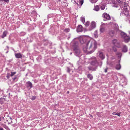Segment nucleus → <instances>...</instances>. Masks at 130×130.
Masks as SVG:
<instances>
[{"label":"nucleus","instance_id":"f257e3e1","mask_svg":"<svg viewBox=\"0 0 130 130\" xmlns=\"http://www.w3.org/2000/svg\"><path fill=\"white\" fill-rule=\"evenodd\" d=\"M97 48L96 42L95 40L88 41L86 47H83V50L85 52H88L89 54L94 52Z\"/></svg>","mask_w":130,"mask_h":130},{"label":"nucleus","instance_id":"f03ea898","mask_svg":"<svg viewBox=\"0 0 130 130\" xmlns=\"http://www.w3.org/2000/svg\"><path fill=\"white\" fill-rule=\"evenodd\" d=\"M91 60V64L97 68L98 66L99 62H98L96 57H93L90 59Z\"/></svg>","mask_w":130,"mask_h":130},{"label":"nucleus","instance_id":"7ed1b4c3","mask_svg":"<svg viewBox=\"0 0 130 130\" xmlns=\"http://www.w3.org/2000/svg\"><path fill=\"white\" fill-rule=\"evenodd\" d=\"M80 43L82 44H85L87 43L88 41L87 38L85 37H81L79 38Z\"/></svg>","mask_w":130,"mask_h":130},{"label":"nucleus","instance_id":"20e7f679","mask_svg":"<svg viewBox=\"0 0 130 130\" xmlns=\"http://www.w3.org/2000/svg\"><path fill=\"white\" fill-rule=\"evenodd\" d=\"M74 54L76 56L79 57L80 55L81 51L79 48L73 49Z\"/></svg>","mask_w":130,"mask_h":130},{"label":"nucleus","instance_id":"39448f33","mask_svg":"<svg viewBox=\"0 0 130 130\" xmlns=\"http://www.w3.org/2000/svg\"><path fill=\"white\" fill-rule=\"evenodd\" d=\"M113 44L115 46L118 48L120 47V43L116 39H114L112 40Z\"/></svg>","mask_w":130,"mask_h":130},{"label":"nucleus","instance_id":"423d86ee","mask_svg":"<svg viewBox=\"0 0 130 130\" xmlns=\"http://www.w3.org/2000/svg\"><path fill=\"white\" fill-rule=\"evenodd\" d=\"M95 23L94 21H92L91 23V24L90 27L89 28V30H91L93 29L96 26Z\"/></svg>","mask_w":130,"mask_h":130},{"label":"nucleus","instance_id":"0eeeda50","mask_svg":"<svg viewBox=\"0 0 130 130\" xmlns=\"http://www.w3.org/2000/svg\"><path fill=\"white\" fill-rule=\"evenodd\" d=\"M32 84L29 81L27 82L26 84V86L27 89L30 90L32 87Z\"/></svg>","mask_w":130,"mask_h":130},{"label":"nucleus","instance_id":"6e6552de","mask_svg":"<svg viewBox=\"0 0 130 130\" xmlns=\"http://www.w3.org/2000/svg\"><path fill=\"white\" fill-rule=\"evenodd\" d=\"M99 57L102 60L104 59L105 58V55L103 53L99 52H98Z\"/></svg>","mask_w":130,"mask_h":130},{"label":"nucleus","instance_id":"1a4fd4ad","mask_svg":"<svg viewBox=\"0 0 130 130\" xmlns=\"http://www.w3.org/2000/svg\"><path fill=\"white\" fill-rule=\"evenodd\" d=\"M83 28L82 26L80 25H79L77 27L76 30L77 32H82L83 30Z\"/></svg>","mask_w":130,"mask_h":130},{"label":"nucleus","instance_id":"9d476101","mask_svg":"<svg viewBox=\"0 0 130 130\" xmlns=\"http://www.w3.org/2000/svg\"><path fill=\"white\" fill-rule=\"evenodd\" d=\"M115 34V31L113 30H110L109 31L108 34L110 37H113Z\"/></svg>","mask_w":130,"mask_h":130},{"label":"nucleus","instance_id":"9b49d317","mask_svg":"<svg viewBox=\"0 0 130 130\" xmlns=\"http://www.w3.org/2000/svg\"><path fill=\"white\" fill-rule=\"evenodd\" d=\"M103 17L106 19L108 20H109L110 19V15L106 13H104L103 15Z\"/></svg>","mask_w":130,"mask_h":130},{"label":"nucleus","instance_id":"f8f14e48","mask_svg":"<svg viewBox=\"0 0 130 130\" xmlns=\"http://www.w3.org/2000/svg\"><path fill=\"white\" fill-rule=\"evenodd\" d=\"M15 56L16 58H21L22 57V54L19 53H15Z\"/></svg>","mask_w":130,"mask_h":130},{"label":"nucleus","instance_id":"ddd939ff","mask_svg":"<svg viewBox=\"0 0 130 130\" xmlns=\"http://www.w3.org/2000/svg\"><path fill=\"white\" fill-rule=\"evenodd\" d=\"M122 52L124 53L127 52L128 51V48L126 45H123L122 48Z\"/></svg>","mask_w":130,"mask_h":130},{"label":"nucleus","instance_id":"4468645a","mask_svg":"<svg viewBox=\"0 0 130 130\" xmlns=\"http://www.w3.org/2000/svg\"><path fill=\"white\" fill-rule=\"evenodd\" d=\"M88 68L89 71H95L97 69L96 67H93L91 66H89L88 67Z\"/></svg>","mask_w":130,"mask_h":130},{"label":"nucleus","instance_id":"2eb2a0df","mask_svg":"<svg viewBox=\"0 0 130 130\" xmlns=\"http://www.w3.org/2000/svg\"><path fill=\"white\" fill-rule=\"evenodd\" d=\"M123 38L124 39V42L126 43L128 42L130 40V37L127 35Z\"/></svg>","mask_w":130,"mask_h":130},{"label":"nucleus","instance_id":"dca6fc26","mask_svg":"<svg viewBox=\"0 0 130 130\" xmlns=\"http://www.w3.org/2000/svg\"><path fill=\"white\" fill-rule=\"evenodd\" d=\"M116 55L120 59L119 61V62H120V60H121V58L122 56V54L121 52H117L116 53Z\"/></svg>","mask_w":130,"mask_h":130},{"label":"nucleus","instance_id":"f3484780","mask_svg":"<svg viewBox=\"0 0 130 130\" xmlns=\"http://www.w3.org/2000/svg\"><path fill=\"white\" fill-rule=\"evenodd\" d=\"M73 49L75 48H79L78 46V43L77 41L74 42L73 45Z\"/></svg>","mask_w":130,"mask_h":130},{"label":"nucleus","instance_id":"a211bd4d","mask_svg":"<svg viewBox=\"0 0 130 130\" xmlns=\"http://www.w3.org/2000/svg\"><path fill=\"white\" fill-rule=\"evenodd\" d=\"M113 24L114 25V27L115 30L117 31H118L119 30V27L118 25L115 23H114Z\"/></svg>","mask_w":130,"mask_h":130},{"label":"nucleus","instance_id":"6ab92c4d","mask_svg":"<svg viewBox=\"0 0 130 130\" xmlns=\"http://www.w3.org/2000/svg\"><path fill=\"white\" fill-rule=\"evenodd\" d=\"M87 78L90 80H92L93 78L92 75L90 74H88L87 75Z\"/></svg>","mask_w":130,"mask_h":130},{"label":"nucleus","instance_id":"aec40b11","mask_svg":"<svg viewBox=\"0 0 130 130\" xmlns=\"http://www.w3.org/2000/svg\"><path fill=\"white\" fill-rule=\"evenodd\" d=\"M124 14L125 15H128L129 12L127 10L126 8H125L124 9Z\"/></svg>","mask_w":130,"mask_h":130},{"label":"nucleus","instance_id":"412c9836","mask_svg":"<svg viewBox=\"0 0 130 130\" xmlns=\"http://www.w3.org/2000/svg\"><path fill=\"white\" fill-rule=\"evenodd\" d=\"M7 34V31H4L2 35L1 36V37L2 38H4V37L6 36Z\"/></svg>","mask_w":130,"mask_h":130},{"label":"nucleus","instance_id":"4be33fe9","mask_svg":"<svg viewBox=\"0 0 130 130\" xmlns=\"http://www.w3.org/2000/svg\"><path fill=\"white\" fill-rule=\"evenodd\" d=\"M119 61V64L116 65L115 67L116 69L117 70H120L121 68V66L120 64Z\"/></svg>","mask_w":130,"mask_h":130},{"label":"nucleus","instance_id":"5701e85b","mask_svg":"<svg viewBox=\"0 0 130 130\" xmlns=\"http://www.w3.org/2000/svg\"><path fill=\"white\" fill-rule=\"evenodd\" d=\"M117 1L119 4V5L121 7L123 4L122 1L121 0H117Z\"/></svg>","mask_w":130,"mask_h":130},{"label":"nucleus","instance_id":"b1692460","mask_svg":"<svg viewBox=\"0 0 130 130\" xmlns=\"http://www.w3.org/2000/svg\"><path fill=\"white\" fill-rule=\"evenodd\" d=\"M120 34L122 37L123 38H124L127 35L126 33H125L124 32L122 31L121 32Z\"/></svg>","mask_w":130,"mask_h":130},{"label":"nucleus","instance_id":"393cba45","mask_svg":"<svg viewBox=\"0 0 130 130\" xmlns=\"http://www.w3.org/2000/svg\"><path fill=\"white\" fill-rule=\"evenodd\" d=\"M100 6L97 5L95 7L94 9L96 11H98L100 9Z\"/></svg>","mask_w":130,"mask_h":130},{"label":"nucleus","instance_id":"a878e982","mask_svg":"<svg viewBox=\"0 0 130 130\" xmlns=\"http://www.w3.org/2000/svg\"><path fill=\"white\" fill-rule=\"evenodd\" d=\"M105 31L104 28L103 27H101L100 29V31L101 32H103Z\"/></svg>","mask_w":130,"mask_h":130},{"label":"nucleus","instance_id":"bb28decb","mask_svg":"<svg viewBox=\"0 0 130 130\" xmlns=\"http://www.w3.org/2000/svg\"><path fill=\"white\" fill-rule=\"evenodd\" d=\"M94 37L96 38L98 37V32L97 30H96L95 31L94 33Z\"/></svg>","mask_w":130,"mask_h":130},{"label":"nucleus","instance_id":"cd10ccee","mask_svg":"<svg viewBox=\"0 0 130 130\" xmlns=\"http://www.w3.org/2000/svg\"><path fill=\"white\" fill-rule=\"evenodd\" d=\"M100 6V7L101 8L102 10H104L105 8V6L103 5H99Z\"/></svg>","mask_w":130,"mask_h":130},{"label":"nucleus","instance_id":"c85d7f7f","mask_svg":"<svg viewBox=\"0 0 130 130\" xmlns=\"http://www.w3.org/2000/svg\"><path fill=\"white\" fill-rule=\"evenodd\" d=\"M81 21L83 23H84L85 22V19L84 18L81 17Z\"/></svg>","mask_w":130,"mask_h":130},{"label":"nucleus","instance_id":"c756f323","mask_svg":"<svg viewBox=\"0 0 130 130\" xmlns=\"http://www.w3.org/2000/svg\"><path fill=\"white\" fill-rule=\"evenodd\" d=\"M64 31L66 32H68L69 31L70 29L69 28L66 29L64 30Z\"/></svg>","mask_w":130,"mask_h":130},{"label":"nucleus","instance_id":"7c9ffc66","mask_svg":"<svg viewBox=\"0 0 130 130\" xmlns=\"http://www.w3.org/2000/svg\"><path fill=\"white\" fill-rule=\"evenodd\" d=\"M3 127L6 129L7 130H10L9 128L6 125H4L3 126Z\"/></svg>","mask_w":130,"mask_h":130},{"label":"nucleus","instance_id":"2f4dec72","mask_svg":"<svg viewBox=\"0 0 130 130\" xmlns=\"http://www.w3.org/2000/svg\"><path fill=\"white\" fill-rule=\"evenodd\" d=\"M112 50L114 52H116L117 51V48L114 46L112 47Z\"/></svg>","mask_w":130,"mask_h":130},{"label":"nucleus","instance_id":"473e14b6","mask_svg":"<svg viewBox=\"0 0 130 130\" xmlns=\"http://www.w3.org/2000/svg\"><path fill=\"white\" fill-rule=\"evenodd\" d=\"M89 24L90 22L89 21H88L86 22V23L85 24V25L86 26H87L89 25Z\"/></svg>","mask_w":130,"mask_h":130},{"label":"nucleus","instance_id":"72a5a7b5","mask_svg":"<svg viewBox=\"0 0 130 130\" xmlns=\"http://www.w3.org/2000/svg\"><path fill=\"white\" fill-rule=\"evenodd\" d=\"M98 0H90V1L93 3H94L96 2Z\"/></svg>","mask_w":130,"mask_h":130},{"label":"nucleus","instance_id":"f704fd0d","mask_svg":"<svg viewBox=\"0 0 130 130\" xmlns=\"http://www.w3.org/2000/svg\"><path fill=\"white\" fill-rule=\"evenodd\" d=\"M2 101L3 102H5V99L4 98H1L0 99V102Z\"/></svg>","mask_w":130,"mask_h":130},{"label":"nucleus","instance_id":"c9c22d12","mask_svg":"<svg viewBox=\"0 0 130 130\" xmlns=\"http://www.w3.org/2000/svg\"><path fill=\"white\" fill-rule=\"evenodd\" d=\"M16 73V72H11V75H10V76H12L14 75Z\"/></svg>","mask_w":130,"mask_h":130},{"label":"nucleus","instance_id":"e433bc0d","mask_svg":"<svg viewBox=\"0 0 130 130\" xmlns=\"http://www.w3.org/2000/svg\"><path fill=\"white\" fill-rule=\"evenodd\" d=\"M79 2L81 4V5H82L83 3L84 0H80Z\"/></svg>","mask_w":130,"mask_h":130},{"label":"nucleus","instance_id":"4c0bfd02","mask_svg":"<svg viewBox=\"0 0 130 130\" xmlns=\"http://www.w3.org/2000/svg\"><path fill=\"white\" fill-rule=\"evenodd\" d=\"M112 6L113 7H115L116 8H117L118 7V5L116 4H115Z\"/></svg>","mask_w":130,"mask_h":130},{"label":"nucleus","instance_id":"58836bf2","mask_svg":"<svg viewBox=\"0 0 130 130\" xmlns=\"http://www.w3.org/2000/svg\"><path fill=\"white\" fill-rule=\"evenodd\" d=\"M127 4H126V3H124V7H125V8H126V7L127 6Z\"/></svg>","mask_w":130,"mask_h":130},{"label":"nucleus","instance_id":"ea45409f","mask_svg":"<svg viewBox=\"0 0 130 130\" xmlns=\"http://www.w3.org/2000/svg\"><path fill=\"white\" fill-rule=\"evenodd\" d=\"M67 71L68 73H69L70 71V69L69 68L67 67Z\"/></svg>","mask_w":130,"mask_h":130},{"label":"nucleus","instance_id":"a19ab883","mask_svg":"<svg viewBox=\"0 0 130 130\" xmlns=\"http://www.w3.org/2000/svg\"><path fill=\"white\" fill-rule=\"evenodd\" d=\"M10 74L9 73H8L7 74V75L6 76V77L8 79L9 78L10 76Z\"/></svg>","mask_w":130,"mask_h":130},{"label":"nucleus","instance_id":"79ce46f5","mask_svg":"<svg viewBox=\"0 0 130 130\" xmlns=\"http://www.w3.org/2000/svg\"><path fill=\"white\" fill-rule=\"evenodd\" d=\"M116 115H117L118 116L120 117V114L119 113L117 112V113H116Z\"/></svg>","mask_w":130,"mask_h":130},{"label":"nucleus","instance_id":"37998d69","mask_svg":"<svg viewBox=\"0 0 130 130\" xmlns=\"http://www.w3.org/2000/svg\"><path fill=\"white\" fill-rule=\"evenodd\" d=\"M107 69H108V68L106 67V68L104 70V72L106 73L107 72Z\"/></svg>","mask_w":130,"mask_h":130},{"label":"nucleus","instance_id":"c03bdc74","mask_svg":"<svg viewBox=\"0 0 130 130\" xmlns=\"http://www.w3.org/2000/svg\"><path fill=\"white\" fill-rule=\"evenodd\" d=\"M35 99H36L35 96H32V100H35Z\"/></svg>","mask_w":130,"mask_h":130},{"label":"nucleus","instance_id":"a18cd8bd","mask_svg":"<svg viewBox=\"0 0 130 130\" xmlns=\"http://www.w3.org/2000/svg\"><path fill=\"white\" fill-rule=\"evenodd\" d=\"M2 1H4L6 2H9V1L8 0H2Z\"/></svg>","mask_w":130,"mask_h":130},{"label":"nucleus","instance_id":"49530a36","mask_svg":"<svg viewBox=\"0 0 130 130\" xmlns=\"http://www.w3.org/2000/svg\"><path fill=\"white\" fill-rule=\"evenodd\" d=\"M17 78V77L15 76L14 78H12L13 80H14Z\"/></svg>","mask_w":130,"mask_h":130},{"label":"nucleus","instance_id":"de8ad7c7","mask_svg":"<svg viewBox=\"0 0 130 130\" xmlns=\"http://www.w3.org/2000/svg\"><path fill=\"white\" fill-rule=\"evenodd\" d=\"M115 59V57L114 56L112 57H111V59L112 60L114 59Z\"/></svg>","mask_w":130,"mask_h":130},{"label":"nucleus","instance_id":"09e8293b","mask_svg":"<svg viewBox=\"0 0 130 130\" xmlns=\"http://www.w3.org/2000/svg\"><path fill=\"white\" fill-rule=\"evenodd\" d=\"M112 114L113 115H116V113L115 112H114L112 113Z\"/></svg>","mask_w":130,"mask_h":130},{"label":"nucleus","instance_id":"8fccbe9b","mask_svg":"<svg viewBox=\"0 0 130 130\" xmlns=\"http://www.w3.org/2000/svg\"><path fill=\"white\" fill-rule=\"evenodd\" d=\"M100 67H101L102 65V61H101L100 62Z\"/></svg>","mask_w":130,"mask_h":130},{"label":"nucleus","instance_id":"3c124183","mask_svg":"<svg viewBox=\"0 0 130 130\" xmlns=\"http://www.w3.org/2000/svg\"><path fill=\"white\" fill-rule=\"evenodd\" d=\"M0 130H4L2 128H0Z\"/></svg>","mask_w":130,"mask_h":130},{"label":"nucleus","instance_id":"603ef678","mask_svg":"<svg viewBox=\"0 0 130 130\" xmlns=\"http://www.w3.org/2000/svg\"><path fill=\"white\" fill-rule=\"evenodd\" d=\"M115 3H116V2L115 1H114V2H113V4H115Z\"/></svg>","mask_w":130,"mask_h":130},{"label":"nucleus","instance_id":"864d4df0","mask_svg":"<svg viewBox=\"0 0 130 130\" xmlns=\"http://www.w3.org/2000/svg\"><path fill=\"white\" fill-rule=\"evenodd\" d=\"M6 47H7V48L8 49V50L9 49V47L8 46H7Z\"/></svg>","mask_w":130,"mask_h":130},{"label":"nucleus","instance_id":"5fc2aeb1","mask_svg":"<svg viewBox=\"0 0 130 130\" xmlns=\"http://www.w3.org/2000/svg\"><path fill=\"white\" fill-rule=\"evenodd\" d=\"M69 93V91H68L67 92V93L68 94Z\"/></svg>","mask_w":130,"mask_h":130},{"label":"nucleus","instance_id":"6e6d98bb","mask_svg":"<svg viewBox=\"0 0 130 130\" xmlns=\"http://www.w3.org/2000/svg\"><path fill=\"white\" fill-rule=\"evenodd\" d=\"M123 12H121V14L120 15V16H121V14H123Z\"/></svg>","mask_w":130,"mask_h":130},{"label":"nucleus","instance_id":"4d7b16f0","mask_svg":"<svg viewBox=\"0 0 130 130\" xmlns=\"http://www.w3.org/2000/svg\"><path fill=\"white\" fill-rule=\"evenodd\" d=\"M128 32H129V34L130 35V31H129Z\"/></svg>","mask_w":130,"mask_h":130},{"label":"nucleus","instance_id":"13d9d810","mask_svg":"<svg viewBox=\"0 0 130 130\" xmlns=\"http://www.w3.org/2000/svg\"><path fill=\"white\" fill-rule=\"evenodd\" d=\"M8 52V51H7L6 52V53H7Z\"/></svg>","mask_w":130,"mask_h":130},{"label":"nucleus","instance_id":"bf43d9fd","mask_svg":"<svg viewBox=\"0 0 130 130\" xmlns=\"http://www.w3.org/2000/svg\"><path fill=\"white\" fill-rule=\"evenodd\" d=\"M10 119L11 120V119H12V118H11V117H10Z\"/></svg>","mask_w":130,"mask_h":130},{"label":"nucleus","instance_id":"052dcab7","mask_svg":"<svg viewBox=\"0 0 130 130\" xmlns=\"http://www.w3.org/2000/svg\"><path fill=\"white\" fill-rule=\"evenodd\" d=\"M9 95H10V93H9Z\"/></svg>","mask_w":130,"mask_h":130},{"label":"nucleus","instance_id":"680f3d73","mask_svg":"<svg viewBox=\"0 0 130 130\" xmlns=\"http://www.w3.org/2000/svg\"><path fill=\"white\" fill-rule=\"evenodd\" d=\"M72 54V53H70V54Z\"/></svg>","mask_w":130,"mask_h":130}]
</instances>
